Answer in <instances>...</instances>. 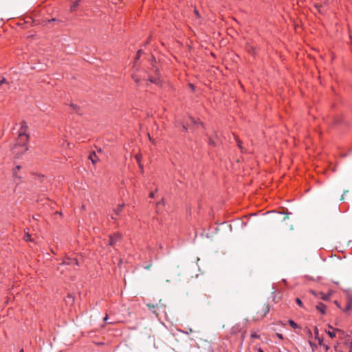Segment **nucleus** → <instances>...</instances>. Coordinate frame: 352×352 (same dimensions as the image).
Wrapping results in <instances>:
<instances>
[{
  "mask_svg": "<svg viewBox=\"0 0 352 352\" xmlns=\"http://www.w3.org/2000/svg\"><path fill=\"white\" fill-rule=\"evenodd\" d=\"M28 126L25 122H20V129L18 131V138L16 143L13 146L12 153L16 157L19 158L21 155L24 154L28 149L27 144L29 140V135L28 133Z\"/></svg>",
  "mask_w": 352,
  "mask_h": 352,
  "instance_id": "1",
  "label": "nucleus"
},
{
  "mask_svg": "<svg viewBox=\"0 0 352 352\" xmlns=\"http://www.w3.org/2000/svg\"><path fill=\"white\" fill-rule=\"evenodd\" d=\"M124 207V204H118L113 210V214L111 215V219L116 220V217L115 216H119L122 212Z\"/></svg>",
  "mask_w": 352,
  "mask_h": 352,
  "instance_id": "2",
  "label": "nucleus"
},
{
  "mask_svg": "<svg viewBox=\"0 0 352 352\" xmlns=\"http://www.w3.org/2000/svg\"><path fill=\"white\" fill-rule=\"evenodd\" d=\"M63 264L66 265H78V261L76 258H66L64 259Z\"/></svg>",
  "mask_w": 352,
  "mask_h": 352,
  "instance_id": "3",
  "label": "nucleus"
},
{
  "mask_svg": "<svg viewBox=\"0 0 352 352\" xmlns=\"http://www.w3.org/2000/svg\"><path fill=\"white\" fill-rule=\"evenodd\" d=\"M122 237V235L119 233H116L110 236L109 241V245H114L118 241H119Z\"/></svg>",
  "mask_w": 352,
  "mask_h": 352,
  "instance_id": "4",
  "label": "nucleus"
},
{
  "mask_svg": "<svg viewBox=\"0 0 352 352\" xmlns=\"http://www.w3.org/2000/svg\"><path fill=\"white\" fill-rule=\"evenodd\" d=\"M313 294L318 298L320 299H322V300H329L330 299V296H331V294L330 293H328V294H325V293H323V292H318V293H315V292H313Z\"/></svg>",
  "mask_w": 352,
  "mask_h": 352,
  "instance_id": "5",
  "label": "nucleus"
},
{
  "mask_svg": "<svg viewBox=\"0 0 352 352\" xmlns=\"http://www.w3.org/2000/svg\"><path fill=\"white\" fill-rule=\"evenodd\" d=\"M316 309L322 315H324L326 314V305L322 302H319L316 305Z\"/></svg>",
  "mask_w": 352,
  "mask_h": 352,
  "instance_id": "6",
  "label": "nucleus"
},
{
  "mask_svg": "<svg viewBox=\"0 0 352 352\" xmlns=\"http://www.w3.org/2000/svg\"><path fill=\"white\" fill-rule=\"evenodd\" d=\"M352 307V298L351 297H348L346 307L342 309L344 311H349Z\"/></svg>",
  "mask_w": 352,
  "mask_h": 352,
  "instance_id": "7",
  "label": "nucleus"
},
{
  "mask_svg": "<svg viewBox=\"0 0 352 352\" xmlns=\"http://www.w3.org/2000/svg\"><path fill=\"white\" fill-rule=\"evenodd\" d=\"M81 0H76L70 7V11L74 12L76 10L78 6L80 5Z\"/></svg>",
  "mask_w": 352,
  "mask_h": 352,
  "instance_id": "8",
  "label": "nucleus"
},
{
  "mask_svg": "<svg viewBox=\"0 0 352 352\" xmlns=\"http://www.w3.org/2000/svg\"><path fill=\"white\" fill-rule=\"evenodd\" d=\"M89 159L91 161L93 164H95L98 161V157L95 153H91L89 155Z\"/></svg>",
  "mask_w": 352,
  "mask_h": 352,
  "instance_id": "9",
  "label": "nucleus"
},
{
  "mask_svg": "<svg viewBox=\"0 0 352 352\" xmlns=\"http://www.w3.org/2000/svg\"><path fill=\"white\" fill-rule=\"evenodd\" d=\"M149 81L158 85L161 84V80L159 77H151L149 78Z\"/></svg>",
  "mask_w": 352,
  "mask_h": 352,
  "instance_id": "10",
  "label": "nucleus"
},
{
  "mask_svg": "<svg viewBox=\"0 0 352 352\" xmlns=\"http://www.w3.org/2000/svg\"><path fill=\"white\" fill-rule=\"evenodd\" d=\"M329 329H332V331H331V330H326L325 332L329 335V336L330 338H335L336 337V333H335L334 330L333 329V328L331 326H329Z\"/></svg>",
  "mask_w": 352,
  "mask_h": 352,
  "instance_id": "11",
  "label": "nucleus"
},
{
  "mask_svg": "<svg viewBox=\"0 0 352 352\" xmlns=\"http://www.w3.org/2000/svg\"><path fill=\"white\" fill-rule=\"evenodd\" d=\"M315 8L316 9V10H317L319 13H320V14L323 13V11H324V9H323V8H324V7H323L322 6H321V5H318V4H316V5H315Z\"/></svg>",
  "mask_w": 352,
  "mask_h": 352,
  "instance_id": "12",
  "label": "nucleus"
},
{
  "mask_svg": "<svg viewBox=\"0 0 352 352\" xmlns=\"http://www.w3.org/2000/svg\"><path fill=\"white\" fill-rule=\"evenodd\" d=\"M289 324L294 329L300 328V327L292 320H289Z\"/></svg>",
  "mask_w": 352,
  "mask_h": 352,
  "instance_id": "13",
  "label": "nucleus"
},
{
  "mask_svg": "<svg viewBox=\"0 0 352 352\" xmlns=\"http://www.w3.org/2000/svg\"><path fill=\"white\" fill-rule=\"evenodd\" d=\"M135 159H136V160H137V162H138V165H139L140 168L142 170H143V165H142V164H141V162H140V155H137L135 156Z\"/></svg>",
  "mask_w": 352,
  "mask_h": 352,
  "instance_id": "14",
  "label": "nucleus"
},
{
  "mask_svg": "<svg viewBox=\"0 0 352 352\" xmlns=\"http://www.w3.org/2000/svg\"><path fill=\"white\" fill-rule=\"evenodd\" d=\"M296 302L297 303V305H298L299 307H303V303H302V300H301L300 298H297L296 299Z\"/></svg>",
  "mask_w": 352,
  "mask_h": 352,
  "instance_id": "15",
  "label": "nucleus"
},
{
  "mask_svg": "<svg viewBox=\"0 0 352 352\" xmlns=\"http://www.w3.org/2000/svg\"><path fill=\"white\" fill-rule=\"evenodd\" d=\"M21 168V166H16V168L14 169L13 170V175L14 176H16V172H18V170H19Z\"/></svg>",
  "mask_w": 352,
  "mask_h": 352,
  "instance_id": "16",
  "label": "nucleus"
},
{
  "mask_svg": "<svg viewBox=\"0 0 352 352\" xmlns=\"http://www.w3.org/2000/svg\"><path fill=\"white\" fill-rule=\"evenodd\" d=\"M21 168V166H16V168L14 169L13 170V175L14 176H16V172H18V170H19Z\"/></svg>",
  "mask_w": 352,
  "mask_h": 352,
  "instance_id": "17",
  "label": "nucleus"
},
{
  "mask_svg": "<svg viewBox=\"0 0 352 352\" xmlns=\"http://www.w3.org/2000/svg\"><path fill=\"white\" fill-rule=\"evenodd\" d=\"M24 239L26 241H31V237H30V235L28 234V233H26L25 236H24Z\"/></svg>",
  "mask_w": 352,
  "mask_h": 352,
  "instance_id": "18",
  "label": "nucleus"
},
{
  "mask_svg": "<svg viewBox=\"0 0 352 352\" xmlns=\"http://www.w3.org/2000/svg\"><path fill=\"white\" fill-rule=\"evenodd\" d=\"M309 344L313 350H314V349H316L317 347L316 344H314V342H312L311 341H309Z\"/></svg>",
  "mask_w": 352,
  "mask_h": 352,
  "instance_id": "19",
  "label": "nucleus"
},
{
  "mask_svg": "<svg viewBox=\"0 0 352 352\" xmlns=\"http://www.w3.org/2000/svg\"><path fill=\"white\" fill-rule=\"evenodd\" d=\"M236 143H237V146H238V147H239L240 149H241V150H242L243 148H242V146H241V144H242L241 141V140H238V139H236Z\"/></svg>",
  "mask_w": 352,
  "mask_h": 352,
  "instance_id": "20",
  "label": "nucleus"
},
{
  "mask_svg": "<svg viewBox=\"0 0 352 352\" xmlns=\"http://www.w3.org/2000/svg\"><path fill=\"white\" fill-rule=\"evenodd\" d=\"M314 333H315V338L317 339L318 338V329L316 327L315 328V331H314Z\"/></svg>",
  "mask_w": 352,
  "mask_h": 352,
  "instance_id": "21",
  "label": "nucleus"
},
{
  "mask_svg": "<svg viewBox=\"0 0 352 352\" xmlns=\"http://www.w3.org/2000/svg\"><path fill=\"white\" fill-rule=\"evenodd\" d=\"M164 201H163V200H162L161 201H159V202L157 204V208H159V207H160V206H164Z\"/></svg>",
  "mask_w": 352,
  "mask_h": 352,
  "instance_id": "22",
  "label": "nucleus"
},
{
  "mask_svg": "<svg viewBox=\"0 0 352 352\" xmlns=\"http://www.w3.org/2000/svg\"><path fill=\"white\" fill-rule=\"evenodd\" d=\"M3 83H7V81H6V78H2L1 80H0V85H2Z\"/></svg>",
  "mask_w": 352,
  "mask_h": 352,
  "instance_id": "23",
  "label": "nucleus"
},
{
  "mask_svg": "<svg viewBox=\"0 0 352 352\" xmlns=\"http://www.w3.org/2000/svg\"><path fill=\"white\" fill-rule=\"evenodd\" d=\"M122 0H109V1H111V3H114V4H116L118 3L119 1H121Z\"/></svg>",
  "mask_w": 352,
  "mask_h": 352,
  "instance_id": "24",
  "label": "nucleus"
},
{
  "mask_svg": "<svg viewBox=\"0 0 352 352\" xmlns=\"http://www.w3.org/2000/svg\"><path fill=\"white\" fill-rule=\"evenodd\" d=\"M248 51L251 53H252L253 54H255V50L251 47V48L248 49Z\"/></svg>",
  "mask_w": 352,
  "mask_h": 352,
  "instance_id": "25",
  "label": "nucleus"
},
{
  "mask_svg": "<svg viewBox=\"0 0 352 352\" xmlns=\"http://www.w3.org/2000/svg\"><path fill=\"white\" fill-rule=\"evenodd\" d=\"M142 51L141 50H138V53H137V58H138L140 56V55L142 54Z\"/></svg>",
  "mask_w": 352,
  "mask_h": 352,
  "instance_id": "26",
  "label": "nucleus"
},
{
  "mask_svg": "<svg viewBox=\"0 0 352 352\" xmlns=\"http://www.w3.org/2000/svg\"><path fill=\"white\" fill-rule=\"evenodd\" d=\"M149 197H150L151 198H153V197H155V192H150V194H149Z\"/></svg>",
  "mask_w": 352,
  "mask_h": 352,
  "instance_id": "27",
  "label": "nucleus"
},
{
  "mask_svg": "<svg viewBox=\"0 0 352 352\" xmlns=\"http://www.w3.org/2000/svg\"><path fill=\"white\" fill-rule=\"evenodd\" d=\"M335 304L336 305V306H337L338 307H339L340 309H342V307H341V306H340V303H339L337 300H336V301H335Z\"/></svg>",
  "mask_w": 352,
  "mask_h": 352,
  "instance_id": "28",
  "label": "nucleus"
},
{
  "mask_svg": "<svg viewBox=\"0 0 352 352\" xmlns=\"http://www.w3.org/2000/svg\"><path fill=\"white\" fill-rule=\"evenodd\" d=\"M322 346L326 349V351H327L329 349V346L327 344H322Z\"/></svg>",
  "mask_w": 352,
  "mask_h": 352,
  "instance_id": "29",
  "label": "nucleus"
},
{
  "mask_svg": "<svg viewBox=\"0 0 352 352\" xmlns=\"http://www.w3.org/2000/svg\"><path fill=\"white\" fill-rule=\"evenodd\" d=\"M340 122V118H339L335 120V124H339Z\"/></svg>",
  "mask_w": 352,
  "mask_h": 352,
  "instance_id": "30",
  "label": "nucleus"
},
{
  "mask_svg": "<svg viewBox=\"0 0 352 352\" xmlns=\"http://www.w3.org/2000/svg\"><path fill=\"white\" fill-rule=\"evenodd\" d=\"M108 318H109L108 315L106 314L103 320L104 322H107L108 320Z\"/></svg>",
  "mask_w": 352,
  "mask_h": 352,
  "instance_id": "31",
  "label": "nucleus"
},
{
  "mask_svg": "<svg viewBox=\"0 0 352 352\" xmlns=\"http://www.w3.org/2000/svg\"><path fill=\"white\" fill-rule=\"evenodd\" d=\"M194 12H195V14L197 16V17H199V12L196 9H195Z\"/></svg>",
  "mask_w": 352,
  "mask_h": 352,
  "instance_id": "32",
  "label": "nucleus"
},
{
  "mask_svg": "<svg viewBox=\"0 0 352 352\" xmlns=\"http://www.w3.org/2000/svg\"><path fill=\"white\" fill-rule=\"evenodd\" d=\"M318 340V342H319V344L320 345H322V340L320 339V338H317Z\"/></svg>",
  "mask_w": 352,
  "mask_h": 352,
  "instance_id": "33",
  "label": "nucleus"
},
{
  "mask_svg": "<svg viewBox=\"0 0 352 352\" xmlns=\"http://www.w3.org/2000/svg\"><path fill=\"white\" fill-rule=\"evenodd\" d=\"M257 351L258 352H264V351L261 348H258Z\"/></svg>",
  "mask_w": 352,
  "mask_h": 352,
  "instance_id": "34",
  "label": "nucleus"
},
{
  "mask_svg": "<svg viewBox=\"0 0 352 352\" xmlns=\"http://www.w3.org/2000/svg\"><path fill=\"white\" fill-rule=\"evenodd\" d=\"M277 336L280 338V339H283V336L281 334H277Z\"/></svg>",
  "mask_w": 352,
  "mask_h": 352,
  "instance_id": "35",
  "label": "nucleus"
},
{
  "mask_svg": "<svg viewBox=\"0 0 352 352\" xmlns=\"http://www.w3.org/2000/svg\"><path fill=\"white\" fill-rule=\"evenodd\" d=\"M189 86L192 89H194V85L192 84H189Z\"/></svg>",
  "mask_w": 352,
  "mask_h": 352,
  "instance_id": "36",
  "label": "nucleus"
},
{
  "mask_svg": "<svg viewBox=\"0 0 352 352\" xmlns=\"http://www.w3.org/2000/svg\"><path fill=\"white\" fill-rule=\"evenodd\" d=\"M252 336L254 338H257V336H256V334L252 335Z\"/></svg>",
  "mask_w": 352,
  "mask_h": 352,
  "instance_id": "37",
  "label": "nucleus"
},
{
  "mask_svg": "<svg viewBox=\"0 0 352 352\" xmlns=\"http://www.w3.org/2000/svg\"><path fill=\"white\" fill-rule=\"evenodd\" d=\"M109 324H114V323H115V322H109Z\"/></svg>",
  "mask_w": 352,
  "mask_h": 352,
  "instance_id": "38",
  "label": "nucleus"
},
{
  "mask_svg": "<svg viewBox=\"0 0 352 352\" xmlns=\"http://www.w3.org/2000/svg\"><path fill=\"white\" fill-rule=\"evenodd\" d=\"M20 352H24L23 349H21V350L20 351Z\"/></svg>",
  "mask_w": 352,
  "mask_h": 352,
  "instance_id": "39",
  "label": "nucleus"
}]
</instances>
